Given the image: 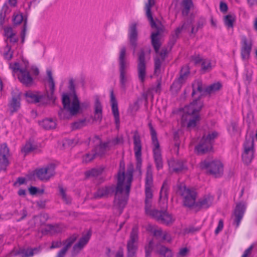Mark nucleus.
I'll return each mask as SVG.
<instances>
[{
  "label": "nucleus",
  "mask_w": 257,
  "mask_h": 257,
  "mask_svg": "<svg viewBox=\"0 0 257 257\" xmlns=\"http://www.w3.org/2000/svg\"><path fill=\"white\" fill-rule=\"evenodd\" d=\"M225 25L228 28H233V24L235 22V16L232 15H227L224 17Z\"/></svg>",
  "instance_id": "79ce46f5"
},
{
  "label": "nucleus",
  "mask_w": 257,
  "mask_h": 257,
  "mask_svg": "<svg viewBox=\"0 0 257 257\" xmlns=\"http://www.w3.org/2000/svg\"><path fill=\"white\" fill-rule=\"evenodd\" d=\"M244 151L242 155V159L244 164H250L254 157V141L253 137L246 136L243 144Z\"/></svg>",
  "instance_id": "1a4fd4ad"
},
{
  "label": "nucleus",
  "mask_w": 257,
  "mask_h": 257,
  "mask_svg": "<svg viewBox=\"0 0 257 257\" xmlns=\"http://www.w3.org/2000/svg\"><path fill=\"white\" fill-rule=\"evenodd\" d=\"M169 187V184L168 181L165 180L163 184L160 192V198H164L166 201L168 200V190Z\"/></svg>",
  "instance_id": "4c0bfd02"
},
{
  "label": "nucleus",
  "mask_w": 257,
  "mask_h": 257,
  "mask_svg": "<svg viewBox=\"0 0 257 257\" xmlns=\"http://www.w3.org/2000/svg\"><path fill=\"white\" fill-rule=\"evenodd\" d=\"M189 251L187 247L181 248L177 254V257H185L188 253Z\"/></svg>",
  "instance_id": "052dcab7"
},
{
  "label": "nucleus",
  "mask_w": 257,
  "mask_h": 257,
  "mask_svg": "<svg viewBox=\"0 0 257 257\" xmlns=\"http://www.w3.org/2000/svg\"><path fill=\"white\" fill-rule=\"evenodd\" d=\"M110 103L111 106L112 112L114 117L115 123L116 127L118 128L119 126V113L118 108L117 101L114 94L113 90L111 89L110 91Z\"/></svg>",
  "instance_id": "f3484780"
},
{
  "label": "nucleus",
  "mask_w": 257,
  "mask_h": 257,
  "mask_svg": "<svg viewBox=\"0 0 257 257\" xmlns=\"http://www.w3.org/2000/svg\"><path fill=\"white\" fill-rule=\"evenodd\" d=\"M156 253L163 257H173L172 250L169 248L160 244L156 245Z\"/></svg>",
  "instance_id": "7c9ffc66"
},
{
  "label": "nucleus",
  "mask_w": 257,
  "mask_h": 257,
  "mask_svg": "<svg viewBox=\"0 0 257 257\" xmlns=\"http://www.w3.org/2000/svg\"><path fill=\"white\" fill-rule=\"evenodd\" d=\"M23 21V17L22 14L14 15L13 22L15 25H19Z\"/></svg>",
  "instance_id": "5fc2aeb1"
},
{
  "label": "nucleus",
  "mask_w": 257,
  "mask_h": 257,
  "mask_svg": "<svg viewBox=\"0 0 257 257\" xmlns=\"http://www.w3.org/2000/svg\"><path fill=\"white\" fill-rule=\"evenodd\" d=\"M148 126L150 130L152 145L153 146V152L155 163L157 169L160 170L163 167V162L160 148V144L157 138V132L153 127L151 122L149 123Z\"/></svg>",
  "instance_id": "423d86ee"
},
{
  "label": "nucleus",
  "mask_w": 257,
  "mask_h": 257,
  "mask_svg": "<svg viewBox=\"0 0 257 257\" xmlns=\"http://www.w3.org/2000/svg\"><path fill=\"white\" fill-rule=\"evenodd\" d=\"M110 142L112 146L121 144L123 143V138L122 136H118L110 141Z\"/></svg>",
  "instance_id": "864d4df0"
},
{
  "label": "nucleus",
  "mask_w": 257,
  "mask_h": 257,
  "mask_svg": "<svg viewBox=\"0 0 257 257\" xmlns=\"http://www.w3.org/2000/svg\"><path fill=\"white\" fill-rule=\"evenodd\" d=\"M153 171L151 165L147 168L145 177V212L147 214L156 219L158 221L167 225H170L175 221L172 215L167 211V208L161 210L152 209L153 197L152 188L153 187Z\"/></svg>",
  "instance_id": "f03ea898"
},
{
  "label": "nucleus",
  "mask_w": 257,
  "mask_h": 257,
  "mask_svg": "<svg viewBox=\"0 0 257 257\" xmlns=\"http://www.w3.org/2000/svg\"><path fill=\"white\" fill-rule=\"evenodd\" d=\"M200 98V96H199L183 109L184 114L182 116L181 125L183 127H186L188 131L195 127L200 120V115L197 113L200 111L203 104Z\"/></svg>",
  "instance_id": "7ed1b4c3"
},
{
  "label": "nucleus",
  "mask_w": 257,
  "mask_h": 257,
  "mask_svg": "<svg viewBox=\"0 0 257 257\" xmlns=\"http://www.w3.org/2000/svg\"><path fill=\"white\" fill-rule=\"evenodd\" d=\"M10 10L7 4H5L0 11V26L3 25L8 20L7 15L9 14Z\"/></svg>",
  "instance_id": "e433bc0d"
},
{
  "label": "nucleus",
  "mask_w": 257,
  "mask_h": 257,
  "mask_svg": "<svg viewBox=\"0 0 257 257\" xmlns=\"http://www.w3.org/2000/svg\"><path fill=\"white\" fill-rule=\"evenodd\" d=\"M245 205L244 203L240 202L236 204L234 210V223L238 227L242 219L245 210Z\"/></svg>",
  "instance_id": "a211bd4d"
},
{
  "label": "nucleus",
  "mask_w": 257,
  "mask_h": 257,
  "mask_svg": "<svg viewBox=\"0 0 257 257\" xmlns=\"http://www.w3.org/2000/svg\"><path fill=\"white\" fill-rule=\"evenodd\" d=\"M10 156L9 149L6 144H3L0 147V170L6 171L9 165L8 158Z\"/></svg>",
  "instance_id": "2eb2a0df"
},
{
  "label": "nucleus",
  "mask_w": 257,
  "mask_h": 257,
  "mask_svg": "<svg viewBox=\"0 0 257 257\" xmlns=\"http://www.w3.org/2000/svg\"><path fill=\"white\" fill-rule=\"evenodd\" d=\"M124 168L122 172L119 171L117 175V185L115 186L114 185L110 186H106L99 188L94 194L95 198H101L103 197H108L111 196L114 193L115 195L118 193H121L123 190V184L124 180Z\"/></svg>",
  "instance_id": "20e7f679"
},
{
  "label": "nucleus",
  "mask_w": 257,
  "mask_h": 257,
  "mask_svg": "<svg viewBox=\"0 0 257 257\" xmlns=\"http://www.w3.org/2000/svg\"><path fill=\"white\" fill-rule=\"evenodd\" d=\"M7 51L4 53V56L7 60H10L13 57V52L11 51V48L8 46L6 47Z\"/></svg>",
  "instance_id": "e2e57ef3"
},
{
  "label": "nucleus",
  "mask_w": 257,
  "mask_h": 257,
  "mask_svg": "<svg viewBox=\"0 0 257 257\" xmlns=\"http://www.w3.org/2000/svg\"><path fill=\"white\" fill-rule=\"evenodd\" d=\"M93 151L95 152L97 156L102 157L105 154L106 151L104 149L101 148V146L99 145L96 147L93 150Z\"/></svg>",
  "instance_id": "603ef678"
},
{
  "label": "nucleus",
  "mask_w": 257,
  "mask_h": 257,
  "mask_svg": "<svg viewBox=\"0 0 257 257\" xmlns=\"http://www.w3.org/2000/svg\"><path fill=\"white\" fill-rule=\"evenodd\" d=\"M5 32L6 36L8 38H10L12 39L13 36L15 35V34L13 32V30L12 28H7L5 29Z\"/></svg>",
  "instance_id": "69168bd1"
},
{
  "label": "nucleus",
  "mask_w": 257,
  "mask_h": 257,
  "mask_svg": "<svg viewBox=\"0 0 257 257\" xmlns=\"http://www.w3.org/2000/svg\"><path fill=\"white\" fill-rule=\"evenodd\" d=\"M85 125H86V119H83L71 123V128L72 130L80 129Z\"/></svg>",
  "instance_id": "37998d69"
},
{
  "label": "nucleus",
  "mask_w": 257,
  "mask_h": 257,
  "mask_svg": "<svg viewBox=\"0 0 257 257\" xmlns=\"http://www.w3.org/2000/svg\"><path fill=\"white\" fill-rule=\"evenodd\" d=\"M18 78L23 85L27 87L31 86L34 82L33 79L26 67L24 70H21V73L18 75Z\"/></svg>",
  "instance_id": "412c9836"
},
{
  "label": "nucleus",
  "mask_w": 257,
  "mask_h": 257,
  "mask_svg": "<svg viewBox=\"0 0 257 257\" xmlns=\"http://www.w3.org/2000/svg\"><path fill=\"white\" fill-rule=\"evenodd\" d=\"M195 84L197 85V89L196 90L197 91H198L200 93H201L203 91L202 82L200 80H197V81H196L195 82L194 84H192L193 91H192V94H191L192 96H193L196 93V89L194 88V85Z\"/></svg>",
  "instance_id": "09e8293b"
},
{
  "label": "nucleus",
  "mask_w": 257,
  "mask_h": 257,
  "mask_svg": "<svg viewBox=\"0 0 257 257\" xmlns=\"http://www.w3.org/2000/svg\"><path fill=\"white\" fill-rule=\"evenodd\" d=\"M212 148V143H209L205 140V136H204L201 140L199 144L195 147V149L197 151L199 154H204L210 151Z\"/></svg>",
  "instance_id": "b1692460"
},
{
  "label": "nucleus",
  "mask_w": 257,
  "mask_h": 257,
  "mask_svg": "<svg viewBox=\"0 0 257 257\" xmlns=\"http://www.w3.org/2000/svg\"><path fill=\"white\" fill-rule=\"evenodd\" d=\"M189 73V67L187 66H183L180 72V77L178 79L177 81L174 82L171 85V89L172 90L175 87L180 89L181 87V84L185 82Z\"/></svg>",
  "instance_id": "5701e85b"
},
{
  "label": "nucleus",
  "mask_w": 257,
  "mask_h": 257,
  "mask_svg": "<svg viewBox=\"0 0 257 257\" xmlns=\"http://www.w3.org/2000/svg\"><path fill=\"white\" fill-rule=\"evenodd\" d=\"M178 192L184 198V206L189 208H195L197 193L195 191L187 188L185 186L180 185L178 187Z\"/></svg>",
  "instance_id": "6e6552de"
},
{
  "label": "nucleus",
  "mask_w": 257,
  "mask_h": 257,
  "mask_svg": "<svg viewBox=\"0 0 257 257\" xmlns=\"http://www.w3.org/2000/svg\"><path fill=\"white\" fill-rule=\"evenodd\" d=\"M133 173H134V166L132 164H130L127 167V179L125 185V191L127 194L130 192V189L132 185V182L133 179Z\"/></svg>",
  "instance_id": "c85d7f7f"
},
{
  "label": "nucleus",
  "mask_w": 257,
  "mask_h": 257,
  "mask_svg": "<svg viewBox=\"0 0 257 257\" xmlns=\"http://www.w3.org/2000/svg\"><path fill=\"white\" fill-rule=\"evenodd\" d=\"M10 67L14 72L19 71V73H21V70H24L25 68H21L20 67V64L18 62H15L13 66L10 64Z\"/></svg>",
  "instance_id": "680f3d73"
},
{
  "label": "nucleus",
  "mask_w": 257,
  "mask_h": 257,
  "mask_svg": "<svg viewBox=\"0 0 257 257\" xmlns=\"http://www.w3.org/2000/svg\"><path fill=\"white\" fill-rule=\"evenodd\" d=\"M155 5V1L148 2L145 5V8L146 16L150 22L151 27L156 29V32H153L151 34V43L156 53L158 54L154 58V74L159 75L161 73L162 63L168 57L171 50H168L167 48H163L159 52L161 44L158 37L164 32L165 28L161 23L157 24L153 19L151 8Z\"/></svg>",
  "instance_id": "f257e3e1"
},
{
  "label": "nucleus",
  "mask_w": 257,
  "mask_h": 257,
  "mask_svg": "<svg viewBox=\"0 0 257 257\" xmlns=\"http://www.w3.org/2000/svg\"><path fill=\"white\" fill-rule=\"evenodd\" d=\"M182 6L184 8L182 10V14L183 16H187L189 14L190 10L193 6V4L192 0H183Z\"/></svg>",
  "instance_id": "58836bf2"
},
{
  "label": "nucleus",
  "mask_w": 257,
  "mask_h": 257,
  "mask_svg": "<svg viewBox=\"0 0 257 257\" xmlns=\"http://www.w3.org/2000/svg\"><path fill=\"white\" fill-rule=\"evenodd\" d=\"M56 120L52 118H46L40 122V125L45 130H49L56 127Z\"/></svg>",
  "instance_id": "c756f323"
},
{
  "label": "nucleus",
  "mask_w": 257,
  "mask_h": 257,
  "mask_svg": "<svg viewBox=\"0 0 257 257\" xmlns=\"http://www.w3.org/2000/svg\"><path fill=\"white\" fill-rule=\"evenodd\" d=\"M35 172L39 179L41 180H49L47 170L45 168L37 169L35 171Z\"/></svg>",
  "instance_id": "ea45409f"
},
{
  "label": "nucleus",
  "mask_w": 257,
  "mask_h": 257,
  "mask_svg": "<svg viewBox=\"0 0 257 257\" xmlns=\"http://www.w3.org/2000/svg\"><path fill=\"white\" fill-rule=\"evenodd\" d=\"M139 227L134 225L131 230L130 238L127 242V257H134L137 250V246L135 243L139 240Z\"/></svg>",
  "instance_id": "9b49d317"
},
{
  "label": "nucleus",
  "mask_w": 257,
  "mask_h": 257,
  "mask_svg": "<svg viewBox=\"0 0 257 257\" xmlns=\"http://www.w3.org/2000/svg\"><path fill=\"white\" fill-rule=\"evenodd\" d=\"M62 104L64 108L69 110L70 114L72 116L77 114L79 111H83L90 106V103L85 101L80 104L77 94H74L72 102L71 104L69 96L67 94H64L62 96Z\"/></svg>",
  "instance_id": "39448f33"
},
{
  "label": "nucleus",
  "mask_w": 257,
  "mask_h": 257,
  "mask_svg": "<svg viewBox=\"0 0 257 257\" xmlns=\"http://www.w3.org/2000/svg\"><path fill=\"white\" fill-rule=\"evenodd\" d=\"M92 151L93 152L92 154L87 153L83 156L82 162L83 163L86 164L91 162L97 156L95 152L93 150Z\"/></svg>",
  "instance_id": "a18cd8bd"
},
{
  "label": "nucleus",
  "mask_w": 257,
  "mask_h": 257,
  "mask_svg": "<svg viewBox=\"0 0 257 257\" xmlns=\"http://www.w3.org/2000/svg\"><path fill=\"white\" fill-rule=\"evenodd\" d=\"M102 118V107L98 98L96 99L94 104L95 120L100 121Z\"/></svg>",
  "instance_id": "2f4dec72"
},
{
  "label": "nucleus",
  "mask_w": 257,
  "mask_h": 257,
  "mask_svg": "<svg viewBox=\"0 0 257 257\" xmlns=\"http://www.w3.org/2000/svg\"><path fill=\"white\" fill-rule=\"evenodd\" d=\"M29 248L26 249L23 248H20L19 250L14 253V255H18L19 254H23L26 257H31V256L27 255V254H29Z\"/></svg>",
  "instance_id": "4d7b16f0"
},
{
  "label": "nucleus",
  "mask_w": 257,
  "mask_h": 257,
  "mask_svg": "<svg viewBox=\"0 0 257 257\" xmlns=\"http://www.w3.org/2000/svg\"><path fill=\"white\" fill-rule=\"evenodd\" d=\"M212 201V197L205 196L196 203L195 209L197 211H198L202 208H207L211 205Z\"/></svg>",
  "instance_id": "bb28decb"
},
{
  "label": "nucleus",
  "mask_w": 257,
  "mask_h": 257,
  "mask_svg": "<svg viewBox=\"0 0 257 257\" xmlns=\"http://www.w3.org/2000/svg\"><path fill=\"white\" fill-rule=\"evenodd\" d=\"M78 236L77 234H73L65 240L64 244H66V245L58 252L56 257H64L68 250L76 241Z\"/></svg>",
  "instance_id": "393cba45"
},
{
  "label": "nucleus",
  "mask_w": 257,
  "mask_h": 257,
  "mask_svg": "<svg viewBox=\"0 0 257 257\" xmlns=\"http://www.w3.org/2000/svg\"><path fill=\"white\" fill-rule=\"evenodd\" d=\"M103 171V169L99 168H92L89 170L85 172L84 174L86 179L91 177H96L100 175Z\"/></svg>",
  "instance_id": "f704fd0d"
},
{
  "label": "nucleus",
  "mask_w": 257,
  "mask_h": 257,
  "mask_svg": "<svg viewBox=\"0 0 257 257\" xmlns=\"http://www.w3.org/2000/svg\"><path fill=\"white\" fill-rule=\"evenodd\" d=\"M90 235L91 233L88 232L85 235L79 239V241L73 246V249L71 252V254L73 257L75 256L87 244L90 238Z\"/></svg>",
  "instance_id": "aec40b11"
},
{
  "label": "nucleus",
  "mask_w": 257,
  "mask_h": 257,
  "mask_svg": "<svg viewBox=\"0 0 257 257\" xmlns=\"http://www.w3.org/2000/svg\"><path fill=\"white\" fill-rule=\"evenodd\" d=\"M126 48L123 47L121 48L119 55V66L120 72V83L121 87L124 89L127 79L125 76L127 64L126 60Z\"/></svg>",
  "instance_id": "9d476101"
},
{
  "label": "nucleus",
  "mask_w": 257,
  "mask_h": 257,
  "mask_svg": "<svg viewBox=\"0 0 257 257\" xmlns=\"http://www.w3.org/2000/svg\"><path fill=\"white\" fill-rule=\"evenodd\" d=\"M55 168L56 165L54 164L51 163L49 164L45 167L46 170H47V173L48 177V179L49 180L50 178L54 176L55 174Z\"/></svg>",
  "instance_id": "c03bdc74"
},
{
  "label": "nucleus",
  "mask_w": 257,
  "mask_h": 257,
  "mask_svg": "<svg viewBox=\"0 0 257 257\" xmlns=\"http://www.w3.org/2000/svg\"><path fill=\"white\" fill-rule=\"evenodd\" d=\"M154 242L153 240H151L149 243L145 245V257H151V253L153 249Z\"/></svg>",
  "instance_id": "49530a36"
},
{
  "label": "nucleus",
  "mask_w": 257,
  "mask_h": 257,
  "mask_svg": "<svg viewBox=\"0 0 257 257\" xmlns=\"http://www.w3.org/2000/svg\"><path fill=\"white\" fill-rule=\"evenodd\" d=\"M41 249L40 246L34 247L33 248H29V254L27 255L32 256L35 253L39 252Z\"/></svg>",
  "instance_id": "0e129e2a"
},
{
  "label": "nucleus",
  "mask_w": 257,
  "mask_h": 257,
  "mask_svg": "<svg viewBox=\"0 0 257 257\" xmlns=\"http://www.w3.org/2000/svg\"><path fill=\"white\" fill-rule=\"evenodd\" d=\"M138 33L137 29V24H132L130 28L129 41L130 45L133 49V53L135 54L138 46Z\"/></svg>",
  "instance_id": "6ab92c4d"
},
{
  "label": "nucleus",
  "mask_w": 257,
  "mask_h": 257,
  "mask_svg": "<svg viewBox=\"0 0 257 257\" xmlns=\"http://www.w3.org/2000/svg\"><path fill=\"white\" fill-rule=\"evenodd\" d=\"M191 24V21L188 20L186 22H184L181 26H179L175 29L174 33L171 35L168 42V46L170 47V50L176 43L181 32L183 30H188Z\"/></svg>",
  "instance_id": "4468645a"
},
{
  "label": "nucleus",
  "mask_w": 257,
  "mask_h": 257,
  "mask_svg": "<svg viewBox=\"0 0 257 257\" xmlns=\"http://www.w3.org/2000/svg\"><path fill=\"white\" fill-rule=\"evenodd\" d=\"M200 167L202 170H205L207 174L215 178L221 177L223 173V166L219 161H204L200 163Z\"/></svg>",
  "instance_id": "0eeeda50"
},
{
  "label": "nucleus",
  "mask_w": 257,
  "mask_h": 257,
  "mask_svg": "<svg viewBox=\"0 0 257 257\" xmlns=\"http://www.w3.org/2000/svg\"><path fill=\"white\" fill-rule=\"evenodd\" d=\"M220 10L221 12H222L223 13H225L227 12V10H228V6L227 5V4L223 2H221L220 3Z\"/></svg>",
  "instance_id": "774afa93"
},
{
  "label": "nucleus",
  "mask_w": 257,
  "mask_h": 257,
  "mask_svg": "<svg viewBox=\"0 0 257 257\" xmlns=\"http://www.w3.org/2000/svg\"><path fill=\"white\" fill-rule=\"evenodd\" d=\"M169 165L176 173H179L185 169L183 162L180 160H173L170 162Z\"/></svg>",
  "instance_id": "72a5a7b5"
},
{
  "label": "nucleus",
  "mask_w": 257,
  "mask_h": 257,
  "mask_svg": "<svg viewBox=\"0 0 257 257\" xmlns=\"http://www.w3.org/2000/svg\"><path fill=\"white\" fill-rule=\"evenodd\" d=\"M20 94L13 96L9 104V108L11 113L16 112L20 107Z\"/></svg>",
  "instance_id": "cd10ccee"
},
{
  "label": "nucleus",
  "mask_w": 257,
  "mask_h": 257,
  "mask_svg": "<svg viewBox=\"0 0 257 257\" xmlns=\"http://www.w3.org/2000/svg\"><path fill=\"white\" fill-rule=\"evenodd\" d=\"M64 240L63 242H61V241H53L51 243V245L50 246V249H53L55 248H59L62 245H66V244H64Z\"/></svg>",
  "instance_id": "bf43d9fd"
},
{
  "label": "nucleus",
  "mask_w": 257,
  "mask_h": 257,
  "mask_svg": "<svg viewBox=\"0 0 257 257\" xmlns=\"http://www.w3.org/2000/svg\"><path fill=\"white\" fill-rule=\"evenodd\" d=\"M205 23V21L204 19H200L197 23V26L196 29L194 26H192L191 31V34H195L199 29L203 28Z\"/></svg>",
  "instance_id": "de8ad7c7"
},
{
  "label": "nucleus",
  "mask_w": 257,
  "mask_h": 257,
  "mask_svg": "<svg viewBox=\"0 0 257 257\" xmlns=\"http://www.w3.org/2000/svg\"><path fill=\"white\" fill-rule=\"evenodd\" d=\"M134 151L136 158V170L139 171L140 174H142V143L141 137L138 131L134 132L133 136Z\"/></svg>",
  "instance_id": "f8f14e48"
},
{
  "label": "nucleus",
  "mask_w": 257,
  "mask_h": 257,
  "mask_svg": "<svg viewBox=\"0 0 257 257\" xmlns=\"http://www.w3.org/2000/svg\"><path fill=\"white\" fill-rule=\"evenodd\" d=\"M241 40V54L242 58L244 60L248 59L252 48L251 41L248 40L246 37H243Z\"/></svg>",
  "instance_id": "4be33fe9"
},
{
  "label": "nucleus",
  "mask_w": 257,
  "mask_h": 257,
  "mask_svg": "<svg viewBox=\"0 0 257 257\" xmlns=\"http://www.w3.org/2000/svg\"><path fill=\"white\" fill-rule=\"evenodd\" d=\"M121 193H118L117 195H115V198L113 201V207L119 211L120 213H121L123 209L125 206L129 196L130 193L127 194L125 190V194L124 195Z\"/></svg>",
  "instance_id": "dca6fc26"
},
{
  "label": "nucleus",
  "mask_w": 257,
  "mask_h": 257,
  "mask_svg": "<svg viewBox=\"0 0 257 257\" xmlns=\"http://www.w3.org/2000/svg\"><path fill=\"white\" fill-rule=\"evenodd\" d=\"M252 71L246 70L245 74V81L249 84L252 80Z\"/></svg>",
  "instance_id": "338daca9"
},
{
  "label": "nucleus",
  "mask_w": 257,
  "mask_h": 257,
  "mask_svg": "<svg viewBox=\"0 0 257 257\" xmlns=\"http://www.w3.org/2000/svg\"><path fill=\"white\" fill-rule=\"evenodd\" d=\"M221 86L222 85L219 82L212 84L205 88L204 92L211 94L213 92L219 90L221 88Z\"/></svg>",
  "instance_id": "a19ab883"
},
{
  "label": "nucleus",
  "mask_w": 257,
  "mask_h": 257,
  "mask_svg": "<svg viewBox=\"0 0 257 257\" xmlns=\"http://www.w3.org/2000/svg\"><path fill=\"white\" fill-rule=\"evenodd\" d=\"M47 74L48 77V82L50 84V92L46 90L45 96H47L48 100L54 102L56 99V97L54 95L55 83L52 77V72L50 70H47Z\"/></svg>",
  "instance_id": "a878e982"
},
{
  "label": "nucleus",
  "mask_w": 257,
  "mask_h": 257,
  "mask_svg": "<svg viewBox=\"0 0 257 257\" xmlns=\"http://www.w3.org/2000/svg\"><path fill=\"white\" fill-rule=\"evenodd\" d=\"M138 77L142 83L145 81L146 75V63L145 61V52L141 49L138 54Z\"/></svg>",
  "instance_id": "ddd939ff"
},
{
  "label": "nucleus",
  "mask_w": 257,
  "mask_h": 257,
  "mask_svg": "<svg viewBox=\"0 0 257 257\" xmlns=\"http://www.w3.org/2000/svg\"><path fill=\"white\" fill-rule=\"evenodd\" d=\"M218 134L216 132H213L209 134L206 136H205V140L207 141H209V143H212V141L217 137Z\"/></svg>",
  "instance_id": "6e6d98bb"
},
{
  "label": "nucleus",
  "mask_w": 257,
  "mask_h": 257,
  "mask_svg": "<svg viewBox=\"0 0 257 257\" xmlns=\"http://www.w3.org/2000/svg\"><path fill=\"white\" fill-rule=\"evenodd\" d=\"M27 101L30 103H37L40 102L45 96L34 93L31 91L25 93Z\"/></svg>",
  "instance_id": "473e14b6"
},
{
  "label": "nucleus",
  "mask_w": 257,
  "mask_h": 257,
  "mask_svg": "<svg viewBox=\"0 0 257 257\" xmlns=\"http://www.w3.org/2000/svg\"><path fill=\"white\" fill-rule=\"evenodd\" d=\"M63 108H61L58 111V115L60 119H68L69 118V115L67 113L66 111L69 112L67 109H65L63 105Z\"/></svg>",
  "instance_id": "3c124183"
},
{
  "label": "nucleus",
  "mask_w": 257,
  "mask_h": 257,
  "mask_svg": "<svg viewBox=\"0 0 257 257\" xmlns=\"http://www.w3.org/2000/svg\"><path fill=\"white\" fill-rule=\"evenodd\" d=\"M35 149V148L33 146L31 143H27L25 146L22 149L21 151L22 153H25V155L32 152Z\"/></svg>",
  "instance_id": "8fccbe9b"
},
{
  "label": "nucleus",
  "mask_w": 257,
  "mask_h": 257,
  "mask_svg": "<svg viewBox=\"0 0 257 257\" xmlns=\"http://www.w3.org/2000/svg\"><path fill=\"white\" fill-rule=\"evenodd\" d=\"M54 228L53 225L50 224H47L45 228H43L41 232L44 234H47L49 233H52V230Z\"/></svg>",
  "instance_id": "13d9d810"
},
{
  "label": "nucleus",
  "mask_w": 257,
  "mask_h": 257,
  "mask_svg": "<svg viewBox=\"0 0 257 257\" xmlns=\"http://www.w3.org/2000/svg\"><path fill=\"white\" fill-rule=\"evenodd\" d=\"M59 195L61 199L67 204H70L72 202L71 198L66 194V189H64L62 185H58Z\"/></svg>",
  "instance_id": "c9c22d12"
}]
</instances>
